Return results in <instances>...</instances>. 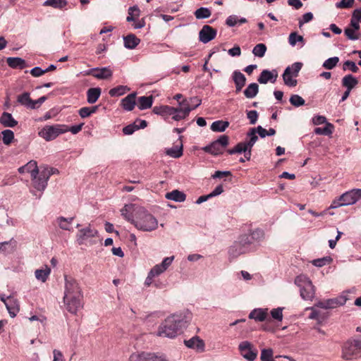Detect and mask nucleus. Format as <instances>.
<instances>
[{"label":"nucleus","instance_id":"nucleus-17","mask_svg":"<svg viewBox=\"0 0 361 361\" xmlns=\"http://www.w3.org/2000/svg\"><path fill=\"white\" fill-rule=\"evenodd\" d=\"M216 30L205 25L199 32V40L204 44L208 43L216 37Z\"/></svg>","mask_w":361,"mask_h":361},{"label":"nucleus","instance_id":"nucleus-43","mask_svg":"<svg viewBox=\"0 0 361 361\" xmlns=\"http://www.w3.org/2000/svg\"><path fill=\"white\" fill-rule=\"evenodd\" d=\"M256 129L253 128L250 129V130L247 133V139L245 142H246L248 147L252 150V147L256 143L258 140V137L257 135Z\"/></svg>","mask_w":361,"mask_h":361},{"label":"nucleus","instance_id":"nucleus-55","mask_svg":"<svg viewBox=\"0 0 361 361\" xmlns=\"http://www.w3.org/2000/svg\"><path fill=\"white\" fill-rule=\"evenodd\" d=\"M289 101L290 104L295 107L303 106L305 103V99L298 94H293L290 97Z\"/></svg>","mask_w":361,"mask_h":361},{"label":"nucleus","instance_id":"nucleus-15","mask_svg":"<svg viewBox=\"0 0 361 361\" xmlns=\"http://www.w3.org/2000/svg\"><path fill=\"white\" fill-rule=\"evenodd\" d=\"M175 257L171 256L164 258L161 264L154 265L149 271L154 278L165 272L171 265Z\"/></svg>","mask_w":361,"mask_h":361},{"label":"nucleus","instance_id":"nucleus-3","mask_svg":"<svg viewBox=\"0 0 361 361\" xmlns=\"http://www.w3.org/2000/svg\"><path fill=\"white\" fill-rule=\"evenodd\" d=\"M66 310L73 314L83 307V293L80 283L71 276H64V292L63 297Z\"/></svg>","mask_w":361,"mask_h":361},{"label":"nucleus","instance_id":"nucleus-57","mask_svg":"<svg viewBox=\"0 0 361 361\" xmlns=\"http://www.w3.org/2000/svg\"><path fill=\"white\" fill-rule=\"evenodd\" d=\"M304 39L302 36L298 35L296 32H291L288 37L289 44L294 47L297 42H303Z\"/></svg>","mask_w":361,"mask_h":361},{"label":"nucleus","instance_id":"nucleus-41","mask_svg":"<svg viewBox=\"0 0 361 361\" xmlns=\"http://www.w3.org/2000/svg\"><path fill=\"white\" fill-rule=\"evenodd\" d=\"M229 123L222 120L216 121L211 125V130L214 132H224L228 127Z\"/></svg>","mask_w":361,"mask_h":361},{"label":"nucleus","instance_id":"nucleus-63","mask_svg":"<svg viewBox=\"0 0 361 361\" xmlns=\"http://www.w3.org/2000/svg\"><path fill=\"white\" fill-rule=\"evenodd\" d=\"M312 122L314 125L318 126L327 123L326 118L324 116L317 115L312 118Z\"/></svg>","mask_w":361,"mask_h":361},{"label":"nucleus","instance_id":"nucleus-22","mask_svg":"<svg viewBox=\"0 0 361 361\" xmlns=\"http://www.w3.org/2000/svg\"><path fill=\"white\" fill-rule=\"evenodd\" d=\"M5 306L12 318L15 317L20 311L18 300L12 296H8V302Z\"/></svg>","mask_w":361,"mask_h":361},{"label":"nucleus","instance_id":"nucleus-40","mask_svg":"<svg viewBox=\"0 0 361 361\" xmlns=\"http://www.w3.org/2000/svg\"><path fill=\"white\" fill-rule=\"evenodd\" d=\"M259 92V85L252 82L248 85V86L244 90V95L247 99H252L256 97Z\"/></svg>","mask_w":361,"mask_h":361},{"label":"nucleus","instance_id":"nucleus-50","mask_svg":"<svg viewBox=\"0 0 361 361\" xmlns=\"http://www.w3.org/2000/svg\"><path fill=\"white\" fill-rule=\"evenodd\" d=\"M17 102L21 105L29 109L31 99L29 92H23V94L18 96Z\"/></svg>","mask_w":361,"mask_h":361},{"label":"nucleus","instance_id":"nucleus-36","mask_svg":"<svg viewBox=\"0 0 361 361\" xmlns=\"http://www.w3.org/2000/svg\"><path fill=\"white\" fill-rule=\"evenodd\" d=\"M38 169L37 162L34 160H31L25 165L20 166L18 169V172L20 173H29L31 176L33 173L36 172Z\"/></svg>","mask_w":361,"mask_h":361},{"label":"nucleus","instance_id":"nucleus-6","mask_svg":"<svg viewBox=\"0 0 361 361\" xmlns=\"http://www.w3.org/2000/svg\"><path fill=\"white\" fill-rule=\"evenodd\" d=\"M98 231L89 225L78 230L76 234V240L80 245L90 246L97 243Z\"/></svg>","mask_w":361,"mask_h":361},{"label":"nucleus","instance_id":"nucleus-21","mask_svg":"<svg viewBox=\"0 0 361 361\" xmlns=\"http://www.w3.org/2000/svg\"><path fill=\"white\" fill-rule=\"evenodd\" d=\"M251 151L252 150L250 149V147H248V145H247L246 142L244 141L238 143L233 149H228V152L229 154L243 152L245 158L247 161H249L251 158Z\"/></svg>","mask_w":361,"mask_h":361},{"label":"nucleus","instance_id":"nucleus-37","mask_svg":"<svg viewBox=\"0 0 361 361\" xmlns=\"http://www.w3.org/2000/svg\"><path fill=\"white\" fill-rule=\"evenodd\" d=\"M153 104L152 96H142L140 97L137 99V106L140 110L149 109Z\"/></svg>","mask_w":361,"mask_h":361},{"label":"nucleus","instance_id":"nucleus-13","mask_svg":"<svg viewBox=\"0 0 361 361\" xmlns=\"http://www.w3.org/2000/svg\"><path fill=\"white\" fill-rule=\"evenodd\" d=\"M348 298L346 295L342 294L336 298L319 301L315 307L322 309H334L345 304Z\"/></svg>","mask_w":361,"mask_h":361},{"label":"nucleus","instance_id":"nucleus-25","mask_svg":"<svg viewBox=\"0 0 361 361\" xmlns=\"http://www.w3.org/2000/svg\"><path fill=\"white\" fill-rule=\"evenodd\" d=\"M184 343L188 348L195 349L200 352H202L204 349V343L198 336H193L189 340H185Z\"/></svg>","mask_w":361,"mask_h":361},{"label":"nucleus","instance_id":"nucleus-19","mask_svg":"<svg viewBox=\"0 0 361 361\" xmlns=\"http://www.w3.org/2000/svg\"><path fill=\"white\" fill-rule=\"evenodd\" d=\"M85 75H92L97 79H107L111 77L112 71L109 67L93 68L83 72Z\"/></svg>","mask_w":361,"mask_h":361},{"label":"nucleus","instance_id":"nucleus-39","mask_svg":"<svg viewBox=\"0 0 361 361\" xmlns=\"http://www.w3.org/2000/svg\"><path fill=\"white\" fill-rule=\"evenodd\" d=\"M247 22V19L243 17H238L236 15L229 16L226 20V24L228 27H234L238 25H241Z\"/></svg>","mask_w":361,"mask_h":361},{"label":"nucleus","instance_id":"nucleus-62","mask_svg":"<svg viewBox=\"0 0 361 361\" xmlns=\"http://www.w3.org/2000/svg\"><path fill=\"white\" fill-rule=\"evenodd\" d=\"M354 0H341L336 4V8H347L353 6Z\"/></svg>","mask_w":361,"mask_h":361},{"label":"nucleus","instance_id":"nucleus-61","mask_svg":"<svg viewBox=\"0 0 361 361\" xmlns=\"http://www.w3.org/2000/svg\"><path fill=\"white\" fill-rule=\"evenodd\" d=\"M347 68L350 69L353 73H357L359 71L355 63L351 61H346L343 63V70L345 71Z\"/></svg>","mask_w":361,"mask_h":361},{"label":"nucleus","instance_id":"nucleus-44","mask_svg":"<svg viewBox=\"0 0 361 361\" xmlns=\"http://www.w3.org/2000/svg\"><path fill=\"white\" fill-rule=\"evenodd\" d=\"M66 0H47L43 4L45 6H51L59 9H62L66 6Z\"/></svg>","mask_w":361,"mask_h":361},{"label":"nucleus","instance_id":"nucleus-18","mask_svg":"<svg viewBox=\"0 0 361 361\" xmlns=\"http://www.w3.org/2000/svg\"><path fill=\"white\" fill-rule=\"evenodd\" d=\"M153 112L157 115L161 116L165 120L171 116L172 118L175 121V116L178 115L176 107L167 105L154 106Z\"/></svg>","mask_w":361,"mask_h":361},{"label":"nucleus","instance_id":"nucleus-5","mask_svg":"<svg viewBox=\"0 0 361 361\" xmlns=\"http://www.w3.org/2000/svg\"><path fill=\"white\" fill-rule=\"evenodd\" d=\"M252 250V241L249 238L241 236L240 239L235 241L232 245L228 247V254L230 259H233L240 255Z\"/></svg>","mask_w":361,"mask_h":361},{"label":"nucleus","instance_id":"nucleus-38","mask_svg":"<svg viewBox=\"0 0 361 361\" xmlns=\"http://www.w3.org/2000/svg\"><path fill=\"white\" fill-rule=\"evenodd\" d=\"M8 65L13 68L23 69L25 67V61L19 57H8L6 59Z\"/></svg>","mask_w":361,"mask_h":361},{"label":"nucleus","instance_id":"nucleus-52","mask_svg":"<svg viewBox=\"0 0 361 361\" xmlns=\"http://www.w3.org/2000/svg\"><path fill=\"white\" fill-rule=\"evenodd\" d=\"M338 61L339 58L338 56L331 57L324 61V62L322 64V66L326 69L331 70L336 66Z\"/></svg>","mask_w":361,"mask_h":361},{"label":"nucleus","instance_id":"nucleus-23","mask_svg":"<svg viewBox=\"0 0 361 361\" xmlns=\"http://www.w3.org/2000/svg\"><path fill=\"white\" fill-rule=\"evenodd\" d=\"M243 238H249L252 241V250L255 248V245L259 244L264 238V232L263 230L257 228L252 231L250 235H243Z\"/></svg>","mask_w":361,"mask_h":361},{"label":"nucleus","instance_id":"nucleus-32","mask_svg":"<svg viewBox=\"0 0 361 361\" xmlns=\"http://www.w3.org/2000/svg\"><path fill=\"white\" fill-rule=\"evenodd\" d=\"M342 86L347 90L351 91L358 83V80L351 74L345 75L342 78Z\"/></svg>","mask_w":361,"mask_h":361},{"label":"nucleus","instance_id":"nucleus-34","mask_svg":"<svg viewBox=\"0 0 361 361\" xmlns=\"http://www.w3.org/2000/svg\"><path fill=\"white\" fill-rule=\"evenodd\" d=\"M50 274H51L50 267H49L47 265H45L42 269L35 270V276L38 281H39L42 283H44L47 280Z\"/></svg>","mask_w":361,"mask_h":361},{"label":"nucleus","instance_id":"nucleus-27","mask_svg":"<svg viewBox=\"0 0 361 361\" xmlns=\"http://www.w3.org/2000/svg\"><path fill=\"white\" fill-rule=\"evenodd\" d=\"M268 315V309L256 308L249 314V318L257 322H264Z\"/></svg>","mask_w":361,"mask_h":361},{"label":"nucleus","instance_id":"nucleus-49","mask_svg":"<svg viewBox=\"0 0 361 361\" xmlns=\"http://www.w3.org/2000/svg\"><path fill=\"white\" fill-rule=\"evenodd\" d=\"M334 126L330 123H326V126L324 128H316L314 130L317 135H329L333 133Z\"/></svg>","mask_w":361,"mask_h":361},{"label":"nucleus","instance_id":"nucleus-45","mask_svg":"<svg viewBox=\"0 0 361 361\" xmlns=\"http://www.w3.org/2000/svg\"><path fill=\"white\" fill-rule=\"evenodd\" d=\"M195 16L197 19L208 18L212 15V11L206 7H201L195 11Z\"/></svg>","mask_w":361,"mask_h":361},{"label":"nucleus","instance_id":"nucleus-46","mask_svg":"<svg viewBox=\"0 0 361 361\" xmlns=\"http://www.w3.org/2000/svg\"><path fill=\"white\" fill-rule=\"evenodd\" d=\"M309 309L312 311L309 315V318L311 319H315L320 323L326 317L324 313H322L321 311L317 310L315 307H312Z\"/></svg>","mask_w":361,"mask_h":361},{"label":"nucleus","instance_id":"nucleus-60","mask_svg":"<svg viewBox=\"0 0 361 361\" xmlns=\"http://www.w3.org/2000/svg\"><path fill=\"white\" fill-rule=\"evenodd\" d=\"M247 117L250 121V123L254 125L256 123L258 118V113L255 110L247 111Z\"/></svg>","mask_w":361,"mask_h":361},{"label":"nucleus","instance_id":"nucleus-29","mask_svg":"<svg viewBox=\"0 0 361 361\" xmlns=\"http://www.w3.org/2000/svg\"><path fill=\"white\" fill-rule=\"evenodd\" d=\"M0 123L4 127L13 128L18 124L11 114L4 112L0 117Z\"/></svg>","mask_w":361,"mask_h":361},{"label":"nucleus","instance_id":"nucleus-47","mask_svg":"<svg viewBox=\"0 0 361 361\" xmlns=\"http://www.w3.org/2000/svg\"><path fill=\"white\" fill-rule=\"evenodd\" d=\"M344 34L350 40L355 41L361 38L360 32L357 30H354L349 26L344 30Z\"/></svg>","mask_w":361,"mask_h":361},{"label":"nucleus","instance_id":"nucleus-8","mask_svg":"<svg viewBox=\"0 0 361 361\" xmlns=\"http://www.w3.org/2000/svg\"><path fill=\"white\" fill-rule=\"evenodd\" d=\"M302 67L301 62H295L291 66L286 67L282 78L284 84L290 87H295L298 81L295 79L298 76V73Z\"/></svg>","mask_w":361,"mask_h":361},{"label":"nucleus","instance_id":"nucleus-16","mask_svg":"<svg viewBox=\"0 0 361 361\" xmlns=\"http://www.w3.org/2000/svg\"><path fill=\"white\" fill-rule=\"evenodd\" d=\"M361 198V189H353L341 195L344 206L356 203Z\"/></svg>","mask_w":361,"mask_h":361},{"label":"nucleus","instance_id":"nucleus-26","mask_svg":"<svg viewBox=\"0 0 361 361\" xmlns=\"http://www.w3.org/2000/svg\"><path fill=\"white\" fill-rule=\"evenodd\" d=\"M135 97V93H131L125 98H123L121 102L122 108L127 111H132L134 109L136 104Z\"/></svg>","mask_w":361,"mask_h":361},{"label":"nucleus","instance_id":"nucleus-24","mask_svg":"<svg viewBox=\"0 0 361 361\" xmlns=\"http://www.w3.org/2000/svg\"><path fill=\"white\" fill-rule=\"evenodd\" d=\"M232 79L235 85V91L240 92L245 85V76L240 71L236 70L232 73Z\"/></svg>","mask_w":361,"mask_h":361},{"label":"nucleus","instance_id":"nucleus-7","mask_svg":"<svg viewBox=\"0 0 361 361\" xmlns=\"http://www.w3.org/2000/svg\"><path fill=\"white\" fill-rule=\"evenodd\" d=\"M361 357V340L350 339L342 347V357L347 360Z\"/></svg>","mask_w":361,"mask_h":361},{"label":"nucleus","instance_id":"nucleus-59","mask_svg":"<svg viewBox=\"0 0 361 361\" xmlns=\"http://www.w3.org/2000/svg\"><path fill=\"white\" fill-rule=\"evenodd\" d=\"M283 308L282 307H278L276 309H273L271 311V315L272 318L274 319H276L278 321H282L283 319Z\"/></svg>","mask_w":361,"mask_h":361},{"label":"nucleus","instance_id":"nucleus-53","mask_svg":"<svg viewBox=\"0 0 361 361\" xmlns=\"http://www.w3.org/2000/svg\"><path fill=\"white\" fill-rule=\"evenodd\" d=\"M2 140L4 145H9L14 139V133L11 130H4L2 131Z\"/></svg>","mask_w":361,"mask_h":361},{"label":"nucleus","instance_id":"nucleus-48","mask_svg":"<svg viewBox=\"0 0 361 361\" xmlns=\"http://www.w3.org/2000/svg\"><path fill=\"white\" fill-rule=\"evenodd\" d=\"M267 51V47L263 43L257 44L252 49V54L255 56L262 58Z\"/></svg>","mask_w":361,"mask_h":361},{"label":"nucleus","instance_id":"nucleus-30","mask_svg":"<svg viewBox=\"0 0 361 361\" xmlns=\"http://www.w3.org/2000/svg\"><path fill=\"white\" fill-rule=\"evenodd\" d=\"M124 47L128 49H135L140 42V39L133 34L123 37Z\"/></svg>","mask_w":361,"mask_h":361},{"label":"nucleus","instance_id":"nucleus-58","mask_svg":"<svg viewBox=\"0 0 361 361\" xmlns=\"http://www.w3.org/2000/svg\"><path fill=\"white\" fill-rule=\"evenodd\" d=\"M273 357V350L270 348L263 349L261 352L260 359L262 361H271Z\"/></svg>","mask_w":361,"mask_h":361},{"label":"nucleus","instance_id":"nucleus-11","mask_svg":"<svg viewBox=\"0 0 361 361\" xmlns=\"http://www.w3.org/2000/svg\"><path fill=\"white\" fill-rule=\"evenodd\" d=\"M228 145V137L227 135H222L210 145L204 147L202 149L205 152L216 156L222 154Z\"/></svg>","mask_w":361,"mask_h":361},{"label":"nucleus","instance_id":"nucleus-51","mask_svg":"<svg viewBox=\"0 0 361 361\" xmlns=\"http://www.w3.org/2000/svg\"><path fill=\"white\" fill-rule=\"evenodd\" d=\"M140 9L137 6H131L128 8V16L126 18L128 22L135 21V18L140 16Z\"/></svg>","mask_w":361,"mask_h":361},{"label":"nucleus","instance_id":"nucleus-1","mask_svg":"<svg viewBox=\"0 0 361 361\" xmlns=\"http://www.w3.org/2000/svg\"><path fill=\"white\" fill-rule=\"evenodd\" d=\"M121 216L137 229L151 232L158 228V220L144 207L135 204H126L121 209Z\"/></svg>","mask_w":361,"mask_h":361},{"label":"nucleus","instance_id":"nucleus-56","mask_svg":"<svg viewBox=\"0 0 361 361\" xmlns=\"http://www.w3.org/2000/svg\"><path fill=\"white\" fill-rule=\"evenodd\" d=\"M129 361H148V353H133L130 355Z\"/></svg>","mask_w":361,"mask_h":361},{"label":"nucleus","instance_id":"nucleus-12","mask_svg":"<svg viewBox=\"0 0 361 361\" xmlns=\"http://www.w3.org/2000/svg\"><path fill=\"white\" fill-rule=\"evenodd\" d=\"M31 179L34 189L37 191L43 192L47 186L48 175L41 167L31 175Z\"/></svg>","mask_w":361,"mask_h":361},{"label":"nucleus","instance_id":"nucleus-54","mask_svg":"<svg viewBox=\"0 0 361 361\" xmlns=\"http://www.w3.org/2000/svg\"><path fill=\"white\" fill-rule=\"evenodd\" d=\"M332 259L330 257H324L319 259H316L312 261L313 265L317 267H322L331 262Z\"/></svg>","mask_w":361,"mask_h":361},{"label":"nucleus","instance_id":"nucleus-31","mask_svg":"<svg viewBox=\"0 0 361 361\" xmlns=\"http://www.w3.org/2000/svg\"><path fill=\"white\" fill-rule=\"evenodd\" d=\"M183 143L180 141L179 145H176L171 147L166 148L165 153L170 157L177 159L183 155Z\"/></svg>","mask_w":361,"mask_h":361},{"label":"nucleus","instance_id":"nucleus-28","mask_svg":"<svg viewBox=\"0 0 361 361\" xmlns=\"http://www.w3.org/2000/svg\"><path fill=\"white\" fill-rule=\"evenodd\" d=\"M167 200H173L176 202H183L186 199L185 194L178 190H173L165 195Z\"/></svg>","mask_w":361,"mask_h":361},{"label":"nucleus","instance_id":"nucleus-2","mask_svg":"<svg viewBox=\"0 0 361 361\" xmlns=\"http://www.w3.org/2000/svg\"><path fill=\"white\" fill-rule=\"evenodd\" d=\"M191 314L183 312L167 317L159 326L156 335L159 337L174 338L180 334L191 321Z\"/></svg>","mask_w":361,"mask_h":361},{"label":"nucleus","instance_id":"nucleus-35","mask_svg":"<svg viewBox=\"0 0 361 361\" xmlns=\"http://www.w3.org/2000/svg\"><path fill=\"white\" fill-rule=\"evenodd\" d=\"M101 94V89L99 87L90 88L87 92V101L89 104H94Z\"/></svg>","mask_w":361,"mask_h":361},{"label":"nucleus","instance_id":"nucleus-33","mask_svg":"<svg viewBox=\"0 0 361 361\" xmlns=\"http://www.w3.org/2000/svg\"><path fill=\"white\" fill-rule=\"evenodd\" d=\"M74 217L65 218L63 216H60L57 218L56 222L60 228L65 231H72L73 227L72 224Z\"/></svg>","mask_w":361,"mask_h":361},{"label":"nucleus","instance_id":"nucleus-9","mask_svg":"<svg viewBox=\"0 0 361 361\" xmlns=\"http://www.w3.org/2000/svg\"><path fill=\"white\" fill-rule=\"evenodd\" d=\"M66 132H68V126L56 124L46 126L39 132V135L46 141H51L56 138L59 135Z\"/></svg>","mask_w":361,"mask_h":361},{"label":"nucleus","instance_id":"nucleus-4","mask_svg":"<svg viewBox=\"0 0 361 361\" xmlns=\"http://www.w3.org/2000/svg\"><path fill=\"white\" fill-rule=\"evenodd\" d=\"M295 285L300 288L301 298L305 300H312L315 295V288L310 279L305 275L298 276L295 279Z\"/></svg>","mask_w":361,"mask_h":361},{"label":"nucleus","instance_id":"nucleus-42","mask_svg":"<svg viewBox=\"0 0 361 361\" xmlns=\"http://www.w3.org/2000/svg\"><path fill=\"white\" fill-rule=\"evenodd\" d=\"M129 90L130 88L126 85H118L111 89L109 94L111 97H120L125 94Z\"/></svg>","mask_w":361,"mask_h":361},{"label":"nucleus","instance_id":"nucleus-20","mask_svg":"<svg viewBox=\"0 0 361 361\" xmlns=\"http://www.w3.org/2000/svg\"><path fill=\"white\" fill-rule=\"evenodd\" d=\"M278 78V72L274 69L272 71L263 70L257 78L260 84H267L268 82L274 83Z\"/></svg>","mask_w":361,"mask_h":361},{"label":"nucleus","instance_id":"nucleus-64","mask_svg":"<svg viewBox=\"0 0 361 361\" xmlns=\"http://www.w3.org/2000/svg\"><path fill=\"white\" fill-rule=\"evenodd\" d=\"M137 130H138L137 126L135 124H130L123 128V133L125 135H130Z\"/></svg>","mask_w":361,"mask_h":361},{"label":"nucleus","instance_id":"nucleus-14","mask_svg":"<svg viewBox=\"0 0 361 361\" xmlns=\"http://www.w3.org/2000/svg\"><path fill=\"white\" fill-rule=\"evenodd\" d=\"M238 350L240 355L247 361H254L257 358L258 354L257 348L247 341L240 342Z\"/></svg>","mask_w":361,"mask_h":361},{"label":"nucleus","instance_id":"nucleus-10","mask_svg":"<svg viewBox=\"0 0 361 361\" xmlns=\"http://www.w3.org/2000/svg\"><path fill=\"white\" fill-rule=\"evenodd\" d=\"M190 100H195L197 104L191 106L190 101L186 99L178 102L179 106L176 107L178 115L175 116V121H178L184 119L189 115L192 110L198 107L202 103V100L197 97H191Z\"/></svg>","mask_w":361,"mask_h":361}]
</instances>
